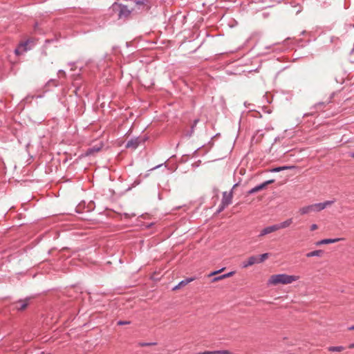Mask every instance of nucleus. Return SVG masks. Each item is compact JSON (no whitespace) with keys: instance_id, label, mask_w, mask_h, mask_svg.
I'll list each match as a JSON object with an SVG mask.
<instances>
[{"instance_id":"nucleus-1","label":"nucleus","mask_w":354,"mask_h":354,"mask_svg":"<svg viewBox=\"0 0 354 354\" xmlns=\"http://www.w3.org/2000/svg\"><path fill=\"white\" fill-rule=\"evenodd\" d=\"M298 276L288 275L287 274H278L272 275L268 279L269 285L289 284L299 279Z\"/></svg>"},{"instance_id":"nucleus-2","label":"nucleus","mask_w":354,"mask_h":354,"mask_svg":"<svg viewBox=\"0 0 354 354\" xmlns=\"http://www.w3.org/2000/svg\"><path fill=\"white\" fill-rule=\"evenodd\" d=\"M152 1L153 0H137L132 10L136 12L148 10L151 6Z\"/></svg>"},{"instance_id":"nucleus-3","label":"nucleus","mask_w":354,"mask_h":354,"mask_svg":"<svg viewBox=\"0 0 354 354\" xmlns=\"http://www.w3.org/2000/svg\"><path fill=\"white\" fill-rule=\"evenodd\" d=\"M112 8L113 10L118 12V17L120 19L127 17L131 12H133L132 10H130L127 6L117 3L113 4Z\"/></svg>"},{"instance_id":"nucleus-4","label":"nucleus","mask_w":354,"mask_h":354,"mask_svg":"<svg viewBox=\"0 0 354 354\" xmlns=\"http://www.w3.org/2000/svg\"><path fill=\"white\" fill-rule=\"evenodd\" d=\"M147 138L145 136H140L131 138L127 144L126 147L129 149H136L140 145L143 144Z\"/></svg>"},{"instance_id":"nucleus-5","label":"nucleus","mask_w":354,"mask_h":354,"mask_svg":"<svg viewBox=\"0 0 354 354\" xmlns=\"http://www.w3.org/2000/svg\"><path fill=\"white\" fill-rule=\"evenodd\" d=\"M30 300V297H26L24 299H19L18 301L13 302L12 306H13V308L17 311H22L29 305Z\"/></svg>"},{"instance_id":"nucleus-6","label":"nucleus","mask_w":354,"mask_h":354,"mask_svg":"<svg viewBox=\"0 0 354 354\" xmlns=\"http://www.w3.org/2000/svg\"><path fill=\"white\" fill-rule=\"evenodd\" d=\"M274 182V179H271V180H266L255 187H254L253 188H252L251 189H250L248 193L249 194H252L254 193H256L259 191H261L262 189H263L264 188H266L268 185L270 184H272Z\"/></svg>"},{"instance_id":"nucleus-7","label":"nucleus","mask_w":354,"mask_h":354,"mask_svg":"<svg viewBox=\"0 0 354 354\" xmlns=\"http://www.w3.org/2000/svg\"><path fill=\"white\" fill-rule=\"evenodd\" d=\"M277 231L275 224L263 228L259 233V237L263 236L273 232Z\"/></svg>"},{"instance_id":"nucleus-8","label":"nucleus","mask_w":354,"mask_h":354,"mask_svg":"<svg viewBox=\"0 0 354 354\" xmlns=\"http://www.w3.org/2000/svg\"><path fill=\"white\" fill-rule=\"evenodd\" d=\"M255 263H258L257 257L251 256L248 259V260L243 262L242 267L244 268H248V267L251 266Z\"/></svg>"},{"instance_id":"nucleus-9","label":"nucleus","mask_w":354,"mask_h":354,"mask_svg":"<svg viewBox=\"0 0 354 354\" xmlns=\"http://www.w3.org/2000/svg\"><path fill=\"white\" fill-rule=\"evenodd\" d=\"M29 44V41L21 43L19 46L15 50L16 55H20L24 52H26L28 50L27 46Z\"/></svg>"},{"instance_id":"nucleus-10","label":"nucleus","mask_w":354,"mask_h":354,"mask_svg":"<svg viewBox=\"0 0 354 354\" xmlns=\"http://www.w3.org/2000/svg\"><path fill=\"white\" fill-rule=\"evenodd\" d=\"M292 223V218H289L286 220L285 221H283L280 223L275 224L277 230H279L280 229L286 228L290 225Z\"/></svg>"},{"instance_id":"nucleus-11","label":"nucleus","mask_w":354,"mask_h":354,"mask_svg":"<svg viewBox=\"0 0 354 354\" xmlns=\"http://www.w3.org/2000/svg\"><path fill=\"white\" fill-rule=\"evenodd\" d=\"M295 168V166L294 165H286V166H281V167H274L269 170L270 172H279L281 171L286 170V169H291Z\"/></svg>"},{"instance_id":"nucleus-12","label":"nucleus","mask_w":354,"mask_h":354,"mask_svg":"<svg viewBox=\"0 0 354 354\" xmlns=\"http://www.w3.org/2000/svg\"><path fill=\"white\" fill-rule=\"evenodd\" d=\"M341 239L339 238H336V239H322L319 241H318L316 245H322V244H329V243H336L339 241H340Z\"/></svg>"},{"instance_id":"nucleus-13","label":"nucleus","mask_w":354,"mask_h":354,"mask_svg":"<svg viewBox=\"0 0 354 354\" xmlns=\"http://www.w3.org/2000/svg\"><path fill=\"white\" fill-rule=\"evenodd\" d=\"M299 212L301 214H306L310 212H314L313 205H310L308 206L303 207L299 209Z\"/></svg>"},{"instance_id":"nucleus-14","label":"nucleus","mask_w":354,"mask_h":354,"mask_svg":"<svg viewBox=\"0 0 354 354\" xmlns=\"http://www.w3.org/2000/svg\"><path fill=\"white\" fill-rule=\"evenodd\" d=\"M324 253V251L322 250H317L312 252H310L306 254L307 257H321Z\"/></svg>"},{"instance_id":"nucleus-15","label":"nucleus","mask_w":354,"mask_h":354,"mask_svg":"<svg viewBox=\"0 0 354 354\" xmlns=\"http://www.w3.org/2000/svg\"><path fill=\"white\" fill-rule=\"evenodd\" d=\"M102 148V145H100L98 147H93L88 149L86 155H91L92 153H97L100 151V149Z\"/></svg>"},{"instance_id":"nucleus-16","label":"nucleus","mask_w":354,"mask_h":354,"mask_svg":"<svg viewBox=\"0 0 354 354\" xmlns=\"http://www.w3.org/2000/svg\"><path fill=\"white\" fill-rule=\"evenodd\" d=\"M313 208H314V212H319V211L325 209V205H324V203H315V204H313Z\"/></svg>"},{"instance_id":"nucleus-17","label":"nucleus","mask_w":354,"mask_h":354,"mask_svg":"<svg viewBox=\"0 0 354 354\" xmlns=\"http://www.w3.org/2000/svg\"><path fill=\"white\" fill-rule=\"evenodd\" d=\"M194 279L192 277L186 278L178 283L179 286H180V288H182V287L187 285L189 283L192 282V281H194Z\"/></svg>"},{"instance_id":"nucleus-18","label":"nucleus","mask_w":354,"mask_h":354,"mask_svg":"<svg viewBox=\"0 0 354 354\" xmlns=\"http://www.w3.org/2000/svg\"><path fill=\"white\" fill-rule=\"evenodd\" d=\"M328 351L330 352H340L344 349V348L342 346H330L328 347Z\"/></svg>"},{"instance_id":"nucleus-19","label":"nucleus","mask_w":354,"mask_h":354,"mask_svg":"<svg viewBox=\"0 0 354 354\" xmlns=\"http://www.w3.org/2000/svg\"><path fill=\"white\" fill-rule=\"evenodd\" d=\"M269 257L268 253H264L257 257L258 263L263 262Z\"/></svg>"},{"instance_id":"nucleus-20","label":"nucleus","mask_w":354,"mask_h":354,"mask_svg":"<svg viewBox=\"0 0 354 354\" xmlns=\"http://www.w3.org/2000/svg\"><path fill=\"white\" fill-rule=\"evenodd\" d=\"M224 200L226 201H229V205L232 203V195L227 194L226 192H223V198L221 202H223Z\"/></svg>"},{"instance_id":"nucleus-21","label":"nucleus","mask_w":354,"mask_h":354,"mask_svg":"<svg viewBox=\"0 0 354 354\" xmlns=\"http://www.w3.org/2000/svg\"><path fill=\"white\" fill-rule=\"evenodd\" d=\"M227 205H229V201L221 202L218 209V212H222Z\"/></svg>"},{"instance_id":"nucleus-22","label":"nucleus","mask_w":354,"mask_h":354,"mask_svg":"<svg viewBox=\"0 0 354 354\" xmlns=\"http://www.w3.org/2000/svg\"><path fill=\"white\" fill-rule=\"evenodd\" d=\"M261 131H258L257 134L254 135L252 139V142H257L259 141V138L262 136V133H260Z\"/></svg>"},{"instance_id":"nucleus-23","label":"nucleus","mask_w":354,"mask_h":354,"mask_svg":"<svg viewBox=\"0 0 354 354\" xmlns=\"http://www.w3.org/2000/svg\"><path fill=\"white\" fill-rule=\"evenodd\" d=\"M156 342H140L138 345L140 346H153L156 345Z\"/></svg>"},{"instance_id":"nucleus-24","label":"nucleus","mask_w":354,"mask_h":354,"mask_svg":"<svg viewBox=\"0 0 354 354\" xmlns=\"http://www.w3.org/2000/svg\"><path fill=\"white\" fill-rule=\"evenodd\" d=\"M215 354H231L232 353L228 350H218L214 351Z\"/></svg>"},{"instance_id":"nucleus-25","label":"nucleus","mask_w":354,"mask_h":354,"mask_svg":"<svg viewBox=\"0 0 354 354\" xmlns=\"http://www.w3.org/2000/svg\"><path fill=\"white\" fill-rule=\"evenodd\" d=\"M201 163V160H194V162H192V167H198L199 166Z\"/></svg>"},{"instance_id":"nucleus-26","label":"nucleus","mask_w":354,"mask_h":354,"mask_svg":"<svg viewBox=\"0 0 354 354\" xmlns=\"http://www.w3.org/2000/svg\"><path fill=\"white\" fill-rule=\"evenodd\" d=\"M195 354H215V353H214V351H204V352H198Z\"/></svg>"},{"instance_id":"nucleus-27","label":"nucleus","mask_w":354,"mask_h":354,"mask_svg":"<svg viewBox=\"0 0 354 354\" xmlns=\"http://www.w3.org/2000/svg\"><path fill=\"white\" fill-rule=\"evenodd\" d=\"M334 202H335L334 201H326L324 202V204L325 205V208L327 206L332 205Z\"/></svg>"},{"instance_id":"nucleus-28","label":"nucleus","mask_w":354,"mask_h":354,"mask_svg":"<svg viewBox=\"0 0 354 354\" xmlns=\"http://www.w3.org/2000/svg\"><path fill=\"white\" fill-rule=\"evenodd\" d=\"M140 183V179H136L133 183L132 187H134L137 186L138 185H139Z\"/></svg>"},{"instance_id":"nucleus-29","label":"nucleus","mask_w":354,"mask_h":354,"mask_svg":"<svg viewBox=\"0 0 354 354\" xmlns=\"http://www.w3.org/2000/svg\"><path fill=\"white\" fill-rule=\"evenodd\" d=\"M234 272H230L227 274H223V277H224V279H225V278L232 276L234 274Z\"/></svg>"},{"instance_id":"nucleus-30","label":"nucleus","mask_w":354,"mask_h":354,"mask_svg":"<svg viewBox=\"0 0 354 354\" xmlns=\"http://www.w3.org/2000/svg\"><path fill=\"white\" fill-rule=\"evenodd\" d=\"M130 322H125V321H119L118 322V325H124V324H129Z\"/></svg>"},{"instance_id":"nucleus-31","label":"nucleus","mask_w":354,"mask_h":354,"mask_svg":"<svg viewBox=\"0 0 354 354\" xmlns=\"http://www.w3.org/2000/svg\"><path fill=\"white\" fill-rule=\"evenodd\" d=\"M224 279V277H223V275H221V276L215 277L213 279V281H215L221 280V279Z\"/></svg>"},{"instance_id":"nucleus-32","label":"nucleus","mask_w":354,"mask_h":354,"mask_svg":"<svg viewBox=\"0 0 354 354\" xmlns=\"http://www.w3.org/2000/svg\"><path fill=\"white\" fill-rule=\"evenodd\" d=\"M58 73H59V77L65 76V75H66L65 72L62 70H59Z\"/></svg>"},{"instance_id":"nucleus-33","label":"nucleus","mask_w":354,"mask_h":354,"mask_svg":"<svg viewBox=\"0 0 354 354\" xmlns=\"http://www.w3.org/2000/svg\"><path fill=\"white\" fill-rule=\"evenodd\" d=\"M317 228V225L316 224H313L311 226H310V230H315Z\"/></svg>"},{"instance_id":"nucleus-34","label":"nucleus","mask_w":354,"mask_h":354,"mask_svg":"<svg viewBox=\"0 0 354 354\" xmlns=\"http://www.w3.org/2000/svg\"><path fill=\"white\" fill-rule=\"evenodd\" d=\"M57 158H59V156H57ZM50 160H53V161H55V160L60 161L59 158H55V156H52L51 158H50Z\"/></svg>"},{"instance_id":"nucleus-35","label":"nucleus","mask_w":354,"mask_h":354,"mask_svg":"<svg viewBox=\"0 0 354 354\" xmlns=\"http://www.w3.org/2000/svg\"><path fill=\"white\" fill-rule=\"evenodd\" d=\"M162 165V164H159V165H156V166H154L153 167H152V168L151 169V170H153V169H157V168H159V167H160Z\"/></svg>"},{"instance_id":"nucleus-36","label":"nucleus","mask_w":354,"mask_h":354,"mask_svg":"<svg viewBox=\"0 0 354 354\" xmlns=\"http://www.w3.org/2000/svg\"><path fill=\"white\" fill-rule=\"evenodd\" d=\"M180 288H180V286H179V283H178L176 286H174V287L172 288V290H176L180 289Z\"/></svg>"},{"instance_id":"nucleus-37","label":"nucleus","mask_w":354,"mask_h":354,"mask_svg":"<svg viewBox=\"0 0 354 354\" xmlns=\"http://www.w3.org/2000/svg\"><path fill=\"white\" fill-rule=\"evenodd\" d=\"M67 161H68L67 156H64V158H63V160H62V162H63L64 163H66Z\"/></svg>"},{"instance_id":"nucleus-38","label":"nucleus","mask_w":354,"mask_h":354,"mask_svg":"<svg viewBox=\"0 0 354 354\" xmlns=\"http://www.w3.org/2000/svg\"><path fill=\"white\" fill-rule=\"evenodd\" d=\"M348 348H354V342L351 344H349Z\"/></svg>"},{"instance_id":"nucleus-39","label":"nucleus","mask_w":354,"mask_h":354,"mask_svg":"<svg viewBox=\"0 0 354 354\" xmlns=\"http://www.w3.org/2000/svg\"><path fill=\"white\" fill-rule=\"evenodd\" d=\"M219 272H221V270L215 271V272L211 273L209 275H213V274H216V273H218Z\"/></svg>"},{"instance_id":"nucleus-40","label":"nucleus","mask_w":354,"mask_h":354,"mask_svg":"<svg viewBox=\"0 0 354 354\" xmlns=\"http://www.w3.org/2000/svg\"><path fill=\"white\" fill-rule=\"evenodd\" d=\"M348 330H354V325H353V326H350V327L348 328Z\"/></svg>"},{"instance_id":"nucleus-41","label":"nucleus","mask_w":354,"mask_h":354,"mask_svg":"<svg viewBox=\"0 0 354 354\" xmlns=\"http://www.w3.org/2000/svg\"><path fill=\"white\" fill-rule=\"evenodd\" d=\"M40 354H50V353H45L44 352H41Z\"/></svg>"},{"instance_id":"nucleus-42","label":"nucleus","mask_w":354,"mask_h":354,"mask_svg":"<svg viewBox=\"0 0 354 354\" xmlns=\"http://www.w3.org/2000/svg\"><path fill=\"white\" fill-rule=\"evenodd\" d=\"M195 157H196V156H192V157H191V159H190V160H192L193 158H195Z\"/></svg>"}]
</instances>
